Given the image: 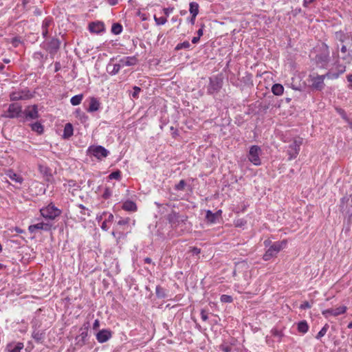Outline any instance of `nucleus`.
Instances as JSON below:
<instances>
[{"mask_svg":"<svg viewBox=\"0 0 352 352\" xmlns=\"http://www.w3.org/2000/svg\"><path fill=\"white\" fill-rule=\"evenodd\" d=\"M309 78L312 88L320 91L324 87V80L325 78L323 75L313 74L309 75Z\"/></svg>","mask_w":352,"mask_h":352,"instance_id":"obj_5","label":"nucleus"},{"mask_svg":"<svg viewBox=\"0 0 352 352\" xmlns=\"http://www.w3.org/2000/svg\"><path fill=\"white\" fill-rule=\"evenodd\" d=\"M220 299L222 302L230 303L232 302V297L229 295L223 294L221 296Z\"/></svg>","mask_w":352,"mask_h":352,"instance_id":"obj_41","label":"nucleus"},{"mask_svg":"<svg viewBox=\"0 0 352 352\" xmlns=\"http://www.w3.org/2000/svg\"><path fill=\"white\" fill-rule=\"evenodd\" d=\"M79 208L81 209L80 213L82 215H84V216H85V215L89 216L90 215L89 212H88V210L86 209L85 206H83L82 205H80Z\"/></svg>","mask_w":352,"mask_h":352,"instance_id":"obj_49","label":"nucleus"},{"mask_svg":"<svg viewBox=\"0 0 352 352\" xmlns=\"http://www.w3.org/2000/svg\"><path fill=\"white\" fill-rule=\"evenodd\" d=\"M22 115L27 120L38 119L39 118L38 106L36 104L28 106L22 112Z\"/></svg>","mask_w":352,"mask_h":352,"instance_id":"obj_8","label":"nucleus"},{"mask_svg":"<svg viewBox=\"0 0 352 352\" xmlns=\"http://www.w3.org/2000/svg\"><path fill=\"white\" fill-rule=\"evenodd\" d=\"M109 177L110 179H120V177H121V173H120V170H117V171H114L113 173H111L109 175Z\"/></svg>","mask_w":352,"mask_h":352,"instance_id":"obj_40","label":"nucleus"},{"mask_svg":"<svg viewBox=\"0 0 352 352\" xmlns=\"http://www.w3.org/2000/svg\"><path fill=\"white\" fill-rule=\"evenodd\" d=\"M32 338L36 342L38 343H42L45 338V333L43 331H34L32 333Z\"/></svg>","mask_w":352,"mask_h":352,"instance_id":"obj_22","label":"nucleus"},{"mask_svg":"<svg viewBox=\"0 0 352 352\" xmlns=\"http://www.w3.org/2000/svg\"><path fill=\"white\" fill-rule=\"evenodd\" d=\"M89 30L93 33H100L104 30V25L103 23L97 21L92 22L89 25Z\"/></svg>","mask_w":352,"mask_h":352,"instance_id":"obj_16","label":"nucleus"},{"mask_svg":"<svg viewBox=\"0 0 352 352\" xmlns=\"http://www.w3.org/2000/svg\"><path fill=\"white\" fill-rule=\"evenodd\" d=\"M10 96L11 100L16 101L19 100H28L31 98L32 96L28 90L24 89L12 92Z\"/></svg>","mask_w":352,"mask_h":352,"instance_id":"obj_10","label":"nucleus"},{"mask_svg":"<svg viewBox=\"0 0 352 352\" xmlns=\"http://www.w3.org/2000/svg\"><path fill=\"white\" fill-rule=\"evenodd\" d=\"M261 153V150L258 146H252L250 148L249 153L248 155L249 160L256 166L260 165L261 163V159L259 157Z\"/></svg>","mask_w":352,"mask_h":352,"instance_id":"obj_6","label":"nucleus"},{"mask_svg":"<svg viewBox=\"0 0 352 352\" xmlns=\"http://www.w3.org/2000/svg\"><path fill=\"white\" fill-rule=\"evenodd\" d=\"M346 71V67L344 65H339L336 68V72L339 74V76L343 74Z\"/></svg>","mask_w":352,"mask_h":352,"instance_id":"obj_44","label":"nucleus"},{"mask_svg":"<svg viewBox=\"0 0 352 352\" xmlns=\"http://www.w3.org/2000/svg\"><path fill=\"white\" fill-rule=\"evenodd\" d=\"M286 245L287 241L285 240L273 243L263 254V260L267 261L276 256L278 253L286 247Z\"/></svg>","mask_w":352,"mask_h":352,"instance_id":"obj_1","label":"nucleus"},{"mask_svg":"<svg viewBox=\"0 0 352 352\" xmlns=\"http://www.w3.org/2000/svg\"><path fill=\"white\" fill-rule=\"evenodd\" d=\"M345 201H346V202H348L349 201V199H346V197H343L341 199L340 210L342 212H346V214H348L351 217H352V198H351V204L350 205V207H348V206H344Z\"/></svg>","mask_w":352,"mask_h":352,"instance_id":"obj_19","label":"nucleus"},{"mask_svg":"<svg viewBox=\"0 0 352 352\" xmlns=\"http://www.w3.org/2000/svg\"><path fill=\"white\" fill-rule=\"evenodd\" d=\"M50 23H51V20L48 19H45L43 22L42 28L47 29V28L50 26Z\"/></svg>","mask_w":352,"mask_h":352,"instance_id":"obj_52","label":"nucleus"},{"mask_svg":"<svg viewBox=\"0 0 352 352\" xmlns=\"http://www.w3.org/2000/svg\"><path fill=\"white\" fill-rule=\"evenodd\" d=\"M122 31V26L120 23H113L111 27V32L115 34H119Z\"/></svg>","mask_w":352,"mask_h":352,"instance_id":"obj_34","label":"nucleus"},{"mask_svg":"<svg viewBox=\"0 0 352 352\" xmlns=\"http://www.w3.org/2000/svg\"><path fill=\"white\" fill-rule=\"evenodd\" d=\"M173 11V8H165L163 9V12L167 16Z\"/></svg>","mask_w":352,"mask_h":352,"instance_id":"obj_53","label":"nucleus"},{"mask_svg":"<svg viewBox=\"0 0 352 352\" xmlns=\"http://www.w3.org/2000/svg\"><path fill=\"white\" fill-rule=\"evenodd\" d=\"M31 129L36 132L38 134L43 133V126L40 122H34L30 124Z\"/></svg>","mask_w":352,"mask_h":352,"instance_id":"obj_25","label":"nucleus"},{"mask_svg":"<svg viewBox=\"0 0 352 352\" xmlns=\"http://www.w3.org/2000/svg\"><path fill=\"white\" fill-rule=\"evenodd\" d=\"M329 329V325L326 324L321 330L318 333V334L316 336V338L318 340H320L321 338H322L326 333Z\"/></svg>","mask_w":352,"mask_h":352,"instance_id":"obj_36","label":"nucleus"},{"mask_svg":"<svg viewBox=\"0 0 352 352\" xmlns=\"http://www.w3.org/2000/svg\"><path fill=\"white\" fill-rule=\"evenodd\" d=\"M223 85V80L221 78L214 76L210 78V83L208 87V93L209 94H213L217 93L221 89Z\"/></svg>","mask_w":352,"mask_h":352,"instance_id":"obj_7","label":"nucleus"},{"mask_svg":"<svg viewBox=\"0 0 352 352\" xmlns=\"http://www.w3.org/2000/svg\"><path fill=\"white\" fill-rule=\"evenodd\" d=\"M189 11L191 15H193L194 17H196L199 13V4L196 2H191L190 3Z\"/></svg>","mask_w":352,"mask_h":352,"instance_id":"obj_26","label":"nucleus"},{"mask_svg":"<svg viewBox=\"0 0 352 352\" xmlns=\"http://www.w3.org/2000/svg\"><path fill=\"white\" fill-rule=\"evenodd\" d=\"M309 326L306 321H301L298 324V330L299 332L305 333L308 331Z\"/></svg>","mask_w":352,"mask_h":352,"instance_id":"obj_28","label":"nucleus"},{"mask_svg":"<svg viewBox=\"0 0 352 352\" xmlns=\"http://www.w3.org/2000/svg\"><path fill=\"white\" fill-rule=\"evenodd\" d=\"M23 348V344L21 342H18L14 346L9 345L8 350L9 352H20L21 350Z\"/></svg>","mask_w":352,"mask_h":352,"instance_id":"obj_31","label":"nucleus"},{"mask_svg":"<svg viewBox=\"0 0 352 352\" xmlns=\"http://www.w3.org/2000/svg\"><path fill=\"white\" fill-rule=\"evenodd\" d=\"M192 252L194 253V254H198L200 253V250L197 248H193L192 250Z\"/></svg>","mask_w":352,"mask_h":352,"instance_id":"obj_64","label":"nucleus"},{"mask_svg":"<svg viewBox=\"0 0 352 352\" xmlns=\"http://www.w3.org/2000/svg\"><path fill=\"white\" fill-rule=\"evenodd\" d=\"M186 186V182L184 180H181L177 184L175 185V190H183Z\"/></svg>","mask_w":352,"mask_h":352,"instance_id":"obj_42","label":"nucleus"},{"mask_svg":"<svg viewBox=\"0 0 352 352\" xmlns=\"http://www.w3.org/2000/svg\"><path fill=\"white\" fill-rule=\"evenodd\" d=\"M186 219V217H180L178 213L175 212H172L167 215V220L171 224L172 227H176L180 221L184 222Z\"/></svg>","mask_w":352,"mask_h":352,"instance_id":"obj_11","label":"nucleus"},{"mask_svg":"<svg viewBox=\"0 0 352 352\" xmlns=\"http://www.w3.org/2000/svg\"><path fill=\"white\" fill-rule=\"evenodd\" d=\"M344 120L348 123L349 127L352 129V120L349 119L347 116H344Z\"/></svg>","mask_w":352,"mask_h":352,"instance_id":"obj_56","label":"nucleus"},{"mask_svg":"<svg viewBox=\"0 0 352 352\" xmlns=\"http://www.w3.org/2000/svg\"><path fill=\"white\" fill-rule=\"evenodd\" d=\"M105 221L108 223H111L113 221V215L112 214H109L108 218L105 219Z\"/></svg>","mask_w":352,"mask_h":352,"instance_id":"obj_60","label":"nucleus"},{"mask_svg":"<svg viewBox=\"0 0 352 352\" xmlns=\"http://www.w3.org/2000/svg\"><path fill=\"white\" fill-rule=\"evenodd\" d=\"M88 152L98 160L106 157L109 153L102 146H91L88 148Z\"/></svg>","mask_w":352,"mask_h":352,"instance_id":"obj_9","label":"nucleus"},{"mask_svg":"<svg viewBox=\"0 0 352 352\" xmlns=\"http://www.w3.org/2000/svg\"><path fill=\"white\" fill-rule=\"evenodd\" d=\"M140 91H141V89L140 87H138L137 86H135L133 87V92L132 94V97L133 98H137L138 94H139V93L140 92Z\"/></svg>","mask_w":352,"mask_h":352,"instance_id":"obj_48","label":"nucleus"},{"mask_svg":"<svg viewBox=\"0 0 352 352\" xmlns=\"http://www.w3.org/2000/svg\"><path fill=\"white\" fill-rule=\"evenodd\" d=\"M40 212L41 215L45 219H48L50 220L54 219L61 213V211L52 204H50L47 206L41 208Z\"/></svg>","mask_w":352,"mask_h":352,"instance_id":"obj_2","label":"nucleus"},{"mask_svg":"<svg viewBox=\"0 0 352 352\" xmlns=\"http://www.w3.org/2000/svg\"><path fill=\"white\" fill-rule=\"evenodd\" d=\"M73 135V126L72 124L67 123L65 124L63 132L64 138H69Z\"/></svg>","mask_w":352,"mask_h":352,"instance_id":"obj_24","label":"nucleus"},{"mask_svg":"<svg viewBox=\"0 0 352 352\" xmlns=\"http://www.w3.org/2000/svg\"><path fill=\"white\" fill-rule=\"evenodd\" d=\"M336 36L338 39H339V41H340L341 42H344V38H345V35L344 34L343 32H337L336 33Z\"/></svg>","mask_w":352,"mask_h":352,"instance_id":"obj_47","label":"nucleus"},{"mask_svg":"<svg viewBox=\"0 0 352 352\" xmlns=\"http://www.w3.org/2000/svg\"><path fill=\"white\" fill-rule=\"evenodd\" d=\"M334 310L333 308L331 309H327L322 311V315L327 318L329 316H334Z\"/></svg>","mask_w":352,"mask_h":352,"instance_id":"obj_43","label":"nucleus"},{"mask_svg":"<svg viewBox=\"0 0 352 352\" xmlns=\"http://www.w3.org/2000/svg\"><path fill=\"white\" fill-rule=\"evenodd\" d=\"M137 15L140 16L142 21H146L147 20L146 15L145 14L142 13L140 11H138L137 12Z\"/></svg>","mask_w":352,"mask_h":352,"instance_id":"obj_55","label":"nucleus"},{"mask_svg":"<svg viewBox=\"0 0 352 352\" xmlns=\"http://www.w3.org/2000/svg\"><path fill=\"white\" fill-rule=\"evenodd\" d=\"M111 338V332L107 329H102L96 334V339L100 343H104Z\"/></svg>","mask_w":352,"mask_h":352,"instance_id":"obj_14","label":"nucleus"},{"mask_svg":"<svg viewBox=\"0 0 352 352\" xmlns=\"http://www.w3.org/2000/svg\"><path fill=\"white\" fill-rule=\"evenodd\" d=\"M329 60V54L328 47L326 46L325 50L322 53L318 54L316 57V61L320 66L323 67L327 65Z\"/></svg>","mask_w":352,"mask_h":352,"instance_id":"obj_12","label":"nucleus"},{"mask_svg":"<svg viewBox=\"0 0 352 352\" xmlns=\"http://www.w3.org/2000/svg\"><path fill=\"white\" fill-rule=\"evenodd\" d=\"M130 222V218L127 217L125 219H121L118 221V225L119 226H124L128 224Z\"/></svg>","mask_w":352,"mask_h":352,"instance_id":"obj_46","label":"nucleus"},{"mask_svg":"<svg viewBox=\"0 0 352 352\" xmlns=\"http://www.w3.org/2000/svg\"><path fill=\"white\" fill-rule=\"evenodd\" d=\"M51 227H52V225H50L47 223L40 222V223L30 226L28 230L30 232H34L37 230H43L45 231H49V230H50Z\"/></svg>","mask_w":352,"mask_h":352,"instance_id":"obj_15","label":"nucleus"},{"mask_svg":"<svg viewBox=\"0 0 352 352\" xmlns=\"http://www.w3.org/2000/svg\"><path fill=\"white\" fill-rule=\"evenodd\" d=\"M302 144V139L300 138H296L294 139L292 143L289 146L287 153L289 155V160L295 159L300 151V146Z\"/></svg>","mask_w":352,"mask_h":352,"instance_id":"obj_4","label":"nucleus"},{"mask_svg":"<svg viewBox=\"0 0 352 352\" xmlns=\"http://www.w3.org/2000/svg\"><path fill=\"white\" fill-rule=\"evenodd\" d=\"M60 45V43L58 38H52L46 43L45 48L51 55H54L59 49Z\"/></svg>","mask_w":352,"mask_h":352,"instance_id":"obj_13","label":"nucleus"},{"mask_svg":"<svg viewBox=\"0 0 352 352\" xmlns=\"http://www.w3.org/2000/svg\"><path fill=\"white\" fill-rule=\"evenodd\" d=\"M323 76H324V78H328V79L333 80V79L338 78L339 77V74L336 73L333 69H331L327 74H325Z\"/></svg>","mask_w":352,"mask_h":352,"instance_id":"obj_32","label":"nucleus"},{"mask_svg":"<svg viewBox=\"0 0 352 352\" xmlns=\"http://www.w3.org/2000/svg\"><path fill=\"white\" fill-rule=\"evenodd\" d=\"M347 307L346 306H340L337 308H333L334 310V316H338L339 315L343 314L346 312Z\"/></svg>","mask_w":352,"mask_h":352,"instance_id":"obj_35","label":"nucleus"},{"mask_svg":"<svg viewBox=\"0 0 352 352\" xmlns=\"http://www.w3.org/2000/svg\"><path fill=\"white\" fill-rule=\"evenodd\" d=\"M201 319L204 321H206L208 320V315H207L206 312L204 310H201Z\"/></svg>","mask_w":352,"mask_h":352,"instance_id":"obj_54","label":"nucleus"},{"mask_svg":"<svg viewBox=\"0 0 352 352\" xmlns=\"http://www.w3.org/2000/svg\"><path fill=\"white\" fill-rule=\"evenodd\" d=\"M122 209L126 211L135 212L137 210V206L132 201H126L122 204Z\"/></svg>","mask_w":352,"mask_h":352,"instance_id":"obj_21","label":"nucleus"},{"mask_svg":"<svg viewBox=\"0 0 352 352\" xmlns=\"http://www.w3.org/2000/svg\"><path fill=\"white\" fill-rule=\"evenodd\" d=\"M206 218L210 223H214L217 218V213H212L210 210L206 212Z\"/></svg>","mask_w":352,"mask_h":352,"instance_id":"obj_30","label":"nucleus"},{"mask_svg":"<svg viewBox=\"0 0 352 352\" xmlns=\"http://www.w3.org/2000/svg\"><path fill=\"white\" fill-rule=\"evenodd\" d=\"M82 98H83L82 94L76 95L71 98L70 102L72 105L76 106L81 103Z\"/></svg>","mask_w":352,"mask_h":352,"instance_id":"obj_29","label":"nucleus"},{"mask_svg":"<svg viewBox=\"0 0 352 352\" xmlns=\"http://www.w3.org/2000/svg\"><path fill=\"white\" fill-rule=\"evenodd\" d=\"M311 305L308 301H305L302 304L300 305V308L301 309H306L311 308Z\"/></svg>","mask_w":352,"mask_h":352,"instance_id":"obj_50","label":"nucleus"},{"mask_svg":"<svg viewBox=\"0 0 352 352\" xmlns=\"http://www.w3.org/2000/svg\"><path fill=\"white\" fill-rule=\"evenodd\" d=\"M137 63L138 59L135 56L124 57L119 60L120 66H121V67L135 65Z\"/></svg>","mask_w":352,"mask_h":352,"instance_id":"obj_17","label":"nucleus"},{"mask_svg":"<svg viewBox=\"0 0 352 352\" xmlns=\"http://www.w3.org/2000/svg\"><path fill=\"white\" fill-rule=\"evenodd\" d=\"M220 349L223 352H231L232 347L230 345L222 344L220 345Z\"/></svg>","mask_w":352,"mask_h":352,"instance_id":"obj_45","label":"nucleus"},{"mask_svg":"<svg viewBox=\"0 0 352 352\" xmlns=\"http://www.w3.org/2000/svg\"><path fill=\"white\" fill-rule=\"evenodd\" d=\"M110 67L111 66H109L108 70H109V74H111V75H115L117 73H118V72L120 71V69L121 68V66H120V63H117V64L113 65V68H112L111 70H109L110 69Z\"/></svg>","mask_w":352,"mask_h":352,"instance_id":"obj_37","label":"nucleus"},{"mask_svg":"<svg viewBox=\"0 0 352 352\" xmlns=\"http://www.w3.org/2000/svg\"><path fill=\"white\" fill-rule=\"evenodd\" d=\"M271 333L273 336L277 338L278 342H280L282 338L284 336L282 331H279L277 329H272Z\"/></svg>","mask_w":352,"mask_h":352,"instance_id":"obj_33","label":"nucleus"},{"mask_svg":"<svg viewBox=\"0 0 352 352\" xmlns=\"http://www.w3.org/2000/svg\"><path fill=\"white\" fill-rule=\"evenodd\" d=\"M111 192L110 189L108 188H105V190L102 195L103 198L108 199L111 197Z\"/></svg>","mask_w":352,"mask_h":352,"instance_id":"obj_51","label":"nucleus"},{"mask_svg":"<svg viewBox=\"0 0 352 352\" xmlns=\"http://www.w3.org/2000/svg\"><path fill=\"white\" fill-rule=\"evenodd\" d=\"M154 20L157 25H164L167 22L166 17H157L155 15L154 16Z\"/></svg>","mask_w":352,"mask_h":352,"instance_id":"obj_39","label":"nucleus"},{"mask_svg":"<svg viewBox=\"0 0 352 352\" xmlns=\"http://www.w3.org/2000/svg\"><path fill=\"white\" fill-rule=\"evenodd\" d=\"M100 105V104L98 100L96 98L92 97L90 98L89 106V108L87 109V111L88 112L96 111L99 109Z\"/></svg>","mask_w":352,"mask_h":352,"instance_id":"obj_20","label":"nucleus"},{"mask_svg":"<svg viewBox=\"0 0 352 352\" xmlns=\"http://www.w3.org/2000/svg\"><path fill=\"white\" fill-rule=\"evenodd\" d=\"M107 2L111 5V6H114L116 4H117L118 3V0H107Z\"/></svg>","mask_w":352,"mask_h":352,"instance_id":"obj_62","label":"nucleus"},{"mask_svg":"<svg viewBox=\"0 0 352 352\" xmlns=\"http://www.w3.org/2000/svg\"><path fill=\"white\" fill-rule=\"evenodd\" d=\"M107 223L105 220L102 222V225H101V228L104 230V231H107L109 229V227L107 226Z\"/></svg>","mask_w":352,"mask_h":352,"instance_id":"obj_57","label":"nucleus"},{"mask_svg":"<svg viewBox=\"0 0 352 352\" xmlns=\"http://www.w3.org/2000/svg\"><path fill=\"white\" fill-rule=\"evenodd\" d=\"M315 0H304L303 1V6L308 7V6L312 3Z\"/></svg>","mask_w":352,"mask_h":352,"instance_id":"obj_58","label":"nucleus"},{"mask_svg":"<svg viewBox=\"0 0 352 352\" xmlns=\"http://www.w3.org/2000/svg\"><path fill=\"white\" fill-rule=\"evenodd\" d=\"M82 332L76 338V344L82 346L85 343V339L88 336L87 329H81Z\"/></svg>","mask_w":352,"mask_h":352,"instance_id":"obj_18","label":"nucleus"},{"mask_svg":"<svg viewBox=\"0 0 352 352\" xmlns=\"http://www.w3.org/2000/svg\"><path fill=\"white\" fill-rule=\"evenodd\" d=\"M8 176L10 177V179L17 183L21 184L23 182V178L12 170L8 172Z\"/></svg>","mask_w":352,"mask_h":352,"instance_id":"obj_27","label":"nucleus"},{"mask_svg":"<svg viewBox=\"0 0 352 352\" xmlns=\"http://www.w3.org/2000/svg\"><path fill=\"white\" fill-rule=\"evenodd\" d=\"M203 28V26L197 31V36H199V38L203 35V28Z\"/></svg>","mask_w":352,"mask_h":352,"instance_id":"obj_63","label":"nucleus"},{"mask_svg":"<svg viewBox=\"0 0 352 352\" xmlns=\"http://www.w3.org/2000/svg\"><path fill=\"white\" fill-rule=\"evenodd\" d=\"M272 93L276 96H281L284 91V87L282 85L276 83L272 87Z\"/></svg>","mask_w":352,"mask_h":352,"instance_id":"obj_23","label":"nucleus"},{"mask_svg":"<svg viewBox=\"0 0 352 352\" xmlns=\"http://www.w3.org/2000/svg\"><path fill=\"white\" fill-rule=\"evenodd\" d=\"M190 47V44L188 41H186L183 43H179L177 45L175 50H179L182 49H188Z\"/></svg>","mask_w":352,"mask_h":352,"instance_id":"obj_38","label":"nucleus"},{"mask_svg":"<svg viewBox=\"0 0 352 352\" xmlns=\"http://www.w3.org/2000/svg\"><path fill=\"white\" fill-rule=\"evenodd\" d=\"M100 326V322L99 320L97 319L94 321V324H93V329H97Z\"/></svg>","mask_w":352,"mask_h":352,"instance_id":"obj_59","label":"nucleus"},{"mask_svg":"<svg viewBox=\"0 0 352 352\" xmlns=\"http://www.w3.org/2000/svg\"><path fill=\"white\" fill-rule=\"evenodd\" d=\"M200 40V38L199 36H195L192 38V43H197Z\"/></svg>","mask_w":352,"mask_h":352,"instance_id":"obj_61","label":"nucleus"},{"mask_svg":"<svg viewBox=\"0 0 352 352\" xmlns=\"http://www.w3.org/2000/svg\"><path fill=\"white\" fill-rule=\"evenodd\" d=\"M22 107L17 103H12L9 105L8 109L5 111L1 117L6 118H20L22 116Z\"/></svg>","mask_w":352,"mask_h":352,"instance_id":"obj_3","label":"nucleus"}]
</instances>
